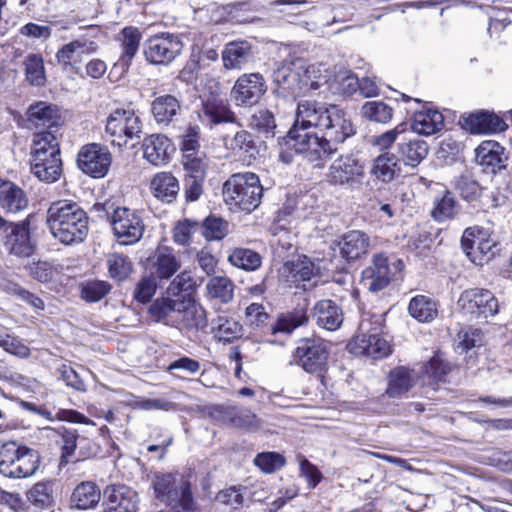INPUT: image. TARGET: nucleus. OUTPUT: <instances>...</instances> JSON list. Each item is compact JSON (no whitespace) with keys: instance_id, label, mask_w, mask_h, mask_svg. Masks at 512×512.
Masks as SVG:
<instances>
[{"instance_id":"obj_1","label":"nucleus","mask_w":512,"mask_h":512,"mask_svg":"<svg viewBox=\"0 0 512 512\" xmlns=\"http://www.w3.org/2000/svg\"><path fill=\"white\" fill-rule=\"evenodd\" d=\"M354 134L352 121L339 106L302 100L297 105L294 124L283 138L279 159L290 164L294 154H302L315 167H322Z\"/></svg>"},{"instance_id":"obj_2","label":"nucleus","mask_w":512,"mask_h":512,"mask_svg":"<svg viewBox=\"0 0 512 512\" xmlns=\"http://www.w3.org/2000/svg\"><path fill=\"white\" fill-rule=\"evenodd\" d=\"M47 226L52 236L64 245L82 243L89 232V218L82 207L70 200L52 202L47 210Z\"/></svg>"},{"instance_id":"obj_3","label":"nucleus","mask_w":512,"mask_h":512,"mask_svg":"<svg viewBox=\"0 0 512 512\" xmlns=\"http://www.w3.org/2000/svg\"><path fill=\"white\" fill-rule=\"evenodd\" d=\"M151 486L155 498L173 512H193L196 508L190 482L178 473L154 474Z\"/></svg>"},{"instance_id":"obj_4","label":"nucleus","mask_w":512,"mask_h":512,"mask_svg":"<svg viewBox=\"0 0 512 512\" xmlns=\"http://www.w3.org/2000/svg\"><path fill=\"white\" fill-rule=\"evenodd\" d=\"M262 194L260 179L251 172L233 174L223 186L226 203L246 212H251L260 205Z\"/></svg>"},{"instance_id":"obj_5","label":"nucleus","mask_w":512,"mask_h":512,"mask_svg":"<svg viewBox=\"0 0 512 512\" xmlns=\"http://www.w3.org/2000/svg\"><path fill=\"white\" fill-rule=\"evenodd\" d=\"M38 452L16 441L4 443L0 448V474L12 479L32 476L38 469Z\"/></svg>"},{"instance_id":"obj_6","label":"nucleus","mask_w":512,"mask_h":512,"mask_svg":"<svg viewBox=\"0 0 512 512\" xmlns=\"http://www.w3.org/2000/svg\"><path fill=\"white\" fill-rule=\"evenodd\" d=\"M142 122L133 110L116 109L107 118L105 132L114 146L134 147L142 133Z\"/></svg>"},{"instance_id":"obj_7","label":"nucleus","mask_w":512,"mask_h":512,"mask_svg":"<svg viewBox=\"0 0 512 512\" xmlns=\"http://www.w3.org/2000/svg\"><path fill=\"white\" fill-rule=\"evenodd\" d=\"M461 248L473 264L483 266L494 258L497 252V241L489 229L472 226L464 230Z\"/></svg>"},{"instance_id":"obj_8","label":"nucleus","mask_w":512,"mask_h":512,"mask_svg":"<svg viewBox=\"0 0 512 512\" xmlns=\"http://www.w3.org/2000/svg\"><path fill=\"white\" fill-rule=\"evenodd\" d=\"M329 354L328 342L312 337L298 341L293 357L295 363L304 371L321 376L327 370Z\"/></svg>"},{"instance_id":"obj_9","label":"nucleus","mask_w":512,"mask_h":512,"mask_svg":"<svg viewBox=\"0 0 512 512\" xmlns=\"http://www.w3.org/2000/svg\"><path fill=\"white\" fill-rule=\"evenodd\" d=\"M403 268L401 259L388 257L384 253L374 254L371 264L362 272V279L369 291L379 292L395 280Z\"/></svg>"},{"instance_id":"obj_10","label":"nucleus","mask_w":512,"mask_h":512,"mask_svg":"<svg viewBox=\"0 0 512 512\" xmlns=\"http://www.w3.org/2000/svg\"><path fill=\"white\" fill-rule=\"evenodd\" d=\"M114 236L120 245H133L140 241L145 231V224L137 210L117 207L110 216Z\"/></svg>"},{"instance_id":"obj_11","label":"nucleus","mask_w":512,"mask_h":512,"mask_svg":"<svg viewBox=\"0 0 512 512\" xmlns=\"http://www.w3.org/2000/svg\"><path fill=\"white\" fill-rule=\"evenodd\" d=\"M209 416L227 427L256 432L263 426V421L246 408L230 405H213L208 408Z\"/></svg>"},{"instance_id":"obj_12","label":"nucleus","mask_w":512,"mask_h":512,"mask_svg":"<svg viewBox=\"0 0 512 512\" xmlns=\"http://www.w3.org/2000/svg\"><path fill=\"white\" fill-rule=\"evenodd\" d=\"M183 43L179 35L160 33L144 42V55L148 62L155 65H167L182 52Z\"/></svg>"},{"instance_id":"obj_13","label":"nucleus","mask_w":512,"mask_h":512,"mask_svg":"<svg viewBox=\"0 0 512 512\" xmlns=\"http://www.w3.org/2000/svg\"><path fill=\"white\" fill-rule=\"evenodd\" d=\"M266 92L265 79L260 73H245L236 80L230 98L237 107L256 105Z\"/></svg>"},{"instance_id":"obj_14","label":"nucleus","mask_w":512,"mask_h":512,"mask_svg":"<svg viewBox=\"0 0 512 512\" xmlns=\"http://www.w3.org/2000/svg\"><path fill=\"white\" fill-rule=\"evenodd\" d=\"M460 308L476 317L488 318L495 316L499 311V302L488 289L471 288L464 290L458 300Z\"/></svg>"},{"instance_id":"obj_15","label":"nucleus","mask_w":512,"mask_h":512,"mask_svg":"<svg viewBox=\"0 0 512 512\" xmlns=\"http://www.w3.org/2000/svg\"><path fill=\"white\" fill-rule=\"evenodd\" d=\"M111 162L112 155L108 148L98 143L83 146L77 156L78 167L93 178L104 177L109 171Z\"/></svg>"},{"instance_id":"obj_16","label":"nucleus","mask_w":512,"mask_h":512,"mask_svg":"<svg viewBox=\"0 0 512 512\" xmlns=\"http://www.w3.org/2000/svg\"><path fill=\"white\" fill-rule=\"evenodd\" d=\"M364 176V166L355 156L347 154L335 159L329 166L327 181L334 186L353 187Z\"/></svg>"},{"instance_id":"obj_17","label":"nucleus","mask_w":512,"mask_h":512,"mask_svg":"<svg viewBox=\"0 0 512 512\" xmlns=\"http://www.w3.org/2000/svg\"><path fill=\"white\" fill-rule=\"evenodd\" d=\"M273 82L277 95L298 97L304 94L302 79V60L284 63L273 72Z\"/></svg>"},{"instance_id":"obj_18","label":"nucleus","mask_w":512,"mask_h":512,"mask_svg":"<svg viewBox=\"0 0 512 512\" xmlns=\"http://www.w3.org/2000/svg\"><path fill=\"white\" fill-rule=\"evenodd\" d=\"M5 250L16 257H29L35 251V242L31 239L29 223L10 222L2 235Z\"/></svg>"},{"instance_id":"obj_19","label":"nucleus","mask_w":512,"mask_h":512,"mask_svg":"<svg viewBox=\"0 0 512 512\" xmlns=\"http://www.w3.org/2000/svg\"><path fill=\"white\" fill-rule=\"evenodd\" d=\"M140 498L133 488L124 485H111L103 493L102 512H137Z\"/></svg>"},{"instance_id":"obj_20","label":"nucleus","mask_w":512,"mask_h":512,"mask_svg":"<svg viewBox=\"0 0 512 512\" xmlns=\"http://www.w3.org/2000/svg\"><path fill=\"white\" fill-rule=\"evenodd\" d=\"M98 45L85 37H80L63 45L56 53L57 63L63 70L78 73L85 56L96 53Z\"/></svg>"},{"instance_id":"obj_21","label":"nucleus","mask_w":512,"mask_h":512,"mask_svg":"<svg viewBox=\"0 0 512 512\" xmlns=\"http://www.w3.org/2000/svg\"><path fill=\"white\" fill-rule=\"evenodd\" d=\"M178 307L179 311L175 322L179 329L184 330L187 334L196 335L206 328L208 324L206 310L195 300L183 296Z\"/></svg>"},{"instance_id":"obj_22","label":"nucleus","mask_w":512,"mask_h":512,"mask_svg":"<svg viewBox=\"0 0 512 512\" xmlns=\"http://www.w3.org/2000/svg\"><path fill=\"white\" fill-rule=\"evenodd\" d=\"M347 350L355 356L381 359L390 354V345L379 334L360 333L347 344Z\"/></svg>"},{"instance_id":"obj_23","label":"nucleus","mask_w":512,"mask_h":512,"mask_svg":"<svg viewBox=\"0 0 512 512\" xmlns=\"http://www.w3.org/2000/svg\"><path fill=\"white\" fill-rule=\"evenodd\" d=\"M151 274L160 280L170 279L180 268L181 259L170 247H158L148 258Z\"/></svg>"},{"instance_id":"obj_24","label":"nucleus","mask_w":512,"mask_h":512,"mask_svg":"<svg viewBox=\"0 0 512 512\" xmlns=\"http://www.w3.org/2000/svg\"><path fill=\"white\" fill-rule=\"evenodd\" d=\"M311 316L318 327L327 331L338 330L344 321L342 308L330 299L317 301L311 309Z\"/></svg>"},{"instance_id":"obj_25","label":"nucleus","mask_w":512,"mask_h":512,"mask_svg":"<svg viewBox=\"0 0 512 512\" xmlns=\"http://www.w3.org/2000/svg\"><path fill=\"white\" fill-rule=\"evenodd\" d=\"M144 158L154 166L169 162L175 148L171 141L162 134H152L144 138L142 144Z\"/></svg>"},{"instance_id":"obj_26","label":"nucleus","mask_w":512,"mask_h":512,"mask_svg":"<svg viewBox=\"0 0 512 512\" xmlns=\"http://www.w3.org/2000/svg\"><path fill=\"white\" fill-rule=\"evenodd\" d=\"M337 245L342 258L348 262L355 261L368 253L370 238L363 231L351 230L341 236Z\"/></svg>"},{"instance_id":"obj_27","label":"nucleus","mask_w":512,"mask_h":512,"mask_svg":"<svg viewBox=\"0 0 512 512\" xmlns=\"http://www.w3.org/2000/svg\"><path fill=\"white\" fill-rule=\"evenodd\" d=\"M223 144L228 150L249 163L255 160L260 153L255 137L244 129L236 131L233 136L225 135Z\"/></svg>"},{"instance_id":"obj_28","label":"nucleus","mask_w":512,"mask_h":512,"mask_svg":"<svg viewBox=\"0 0 512 512\" xmlns=\"http://www.w3.org/2000/svg\"><path fill=\"white\" fill-rule=\"evenodd\" d=\"M462 127L472 134H490L502 131L504 121L494 113L481 111L463 116L460 119Z\"/></svg>"},{"instance_id":"obj_29","label":"nucleus","mask_w":512,"mask_h":512,"mask_svg":"<svg viewBox=\"0 0 512 512\" xmlns=\"http://www.w3.org/2000/svg\"><path fill=\"white\" fill-rule=\"evenodd\" d=\"M223 66L227 70H240L254 61L252 45L248 41H232L222 51Z\"/></svg>"},{"instance_id":"obj_30","label":"nucleus","mask_w":512,"mask_h":512,"mask_svg":"<svg viewBox=\"0 0 512 512\" xmlns=\"http://www.w3.org/2000/svg\"><path fill=\"white\" fill-rule=\"evenodd\" d=\"M199 116L203 123L210 126L221 123H235L239 128L242 127V125L237 122V118L229 105L220 99L212 98L205 101Z\"/></svg>"},{"instance_id":"obj_31","label":"nucleus","mask_w":512,"mask_h":512,"mask_svg":"<svg viewBox=\"0 0 512 512\" xmlns=\"http://www.w3.org/2000/svg\"><path fill=\"white\" fill-rule=\"evenodd\" d=\"M308 308L309 303L305 299L303 302L297 304L294 309L281 313L275 324L271 326L272 334H290L296 328L306 326L309 322Z\"/></svg>"},{"instance_id":"obj_32","label":"nucleus","mask_w":512,"mask_h":512,"mask_svg":"<svg viewBox=\"0 0 512 512\" xmlns=\"http://www.w3.org/2000/svg\"><path fill=\"white\" fill-rule=\"evenodd\" d=\"M28 206V198L22 188L12 181L0 178V207L7 212L17 213Z\"/></svg>"},{"instance_id":"obj_33","label":"nucleus","mask_w":512,"mask_h":512,"mask_svg":"<svg viewBox=\"0 0 512 512\" xmlns=\"http://www.w3.org/2000/svg\"><path fill=\"white\" fill-rule=\"evenodd\" d=\"M150 189L154 197L164 203H172L180 190L177 178L170 172H159L153 176Z\"/></svg>"},{"instance_id":"obj_34","label":"nucleus","mask_w":512,"mask_h":512,"mask_svg":"<svg viewBox=\"0 0 512 512\" xmlns=\"http://www.w3.org/2000/svg\"><path fill=\"white\" fill-rule=\"evenodd\" d=\"M31 171L41 181L47 183L57 181L62 173L60 155L33 156Z\"/></svg>"},{"instance_id":"obj_35","label":"nucleus","mask_w":512,"mask_h":512,"mask_svg":"<svg viewBox=\"0 0 512 512\" xmlns=\"http://www.w3.org/2000/svg\"><path fill=\"white\" fill-rule=\"evenodd\" d=\"M444 126V117L441 112L431 108H424L414 113L412 129L420 135L430 136L439 132Z\"/></svg>"},{"instance_id":"obj_36","label":"nucleus","mask_w":512,"mask_h":512,"mask_svg":"<svg viewBox=\"0 0 512 512\" xmlns=\"http://www.w3.org/2000/svg\"><path fill=\"white\" fill-rule=\"evenodd\" d=\"M28 120L36 127H56L61 122L59 109L47 102H37L31 105L27 111Z\"/></svg>"},{"instance_id":"obj_37","label":"nucleus","mask_w":512,"mask_h":512,"mask_svg":"<svg viewBox=\"0 0 512 512\" xmlns=\"http://www.w3.org/2000/svg\"><path fill=\"white\" fill-rule=\"evenodd\" d=\"M428 144L419 139L403 140L398 144L397 160L407 166L416 167L428 155Z\"/></svg>"},{"instance_id":"obj_38","label":"nucleus","mask_w":512,"mask_h":512,"mask_svg":"<svg viewBox=\"0 0 512 512\" xmlns=\"http://www.w3.org/2000/svg\"><path fill=\"white\" fill-rule=\"evenodd\" d=\"M180 111V101L170 94L156 97L151 104V113L158 124L168 125Z\"/></svg>"},{"instance_id":"obj_39","label":"nucleus","mask_w":512,"mask_h":512,"mask_svg":"<svg viewBox=\"0 0 512 512\" xmlns=\"http://www.w3.org/2000/svg\"><path fill=\"white\" fill-rule=\"evenodd\" d=\"M333 72L325 64L316 63L305 65L302 61V79L304 93L320 89L323 85L331 83Z\"/></svg>"},{"instance_id":"obj_40","label":"nucleus","mask_w":512,"mask_h":512,"mask_svg":"<svg viewBox=\"0 0 512 512\" xmlns=\"http://www.w3.org/2000/svg\"><path fill=\"white\" fill-rule=\"evenodd\" d=\"M234 282L227 276H213L205 286L206 295L209 299L220 304H229L234 299Z\"/></svg>"},{"instance_id":"obj_41","label":"nucleus","mask_w":512,"mask_h":512,"mask_svg":"<svg viewBox=\"0 0 512 512\" xmlns=\"http://www.w3.org/2000/svg\"><path fill=\"white\" fill-rule=\"evenodd\" d=\"M400 171L396 156L390 152H383L372 163L371 176L383 183H390Z\"/></svg>"},{"instance_id":"obj_42","label":"nucleus","mask_w":512,"mask_h":512,"mask_svg":"<svg viewBox=\"0 0 512 512\" xmlns=\"http://www.w3.org/2000/svg\"><path fill=\"white\" fill-rule=\"evenodd\" d=\"M101 499V492L93 482H82L76 486L71 496V505L80 510L94 508Z\"/></svg>"},{"instance_id":"obj_43","label":"nucleus","mask_w":512,"mask_h":512,"mask_svg":"<svg viewBox=\"0 0 512 512\" xmlns=\"http://www.w3.org/2000/svg\"><path fill=\"white\" fill-rule=\"evenodd\" d=\"M500 145L493 141L483 142L476 149V159L487 172L496 173L504 167Z\"/></svg>"},{"instance_id":"obj_44","label":"nucleus","mask_w":512,"mask_h":512,"mask_svg":"<svg viewBox=\"0 0 512 512\" xmlns=\"http://www.w3.org/2000/svg\"><path fill=\"white\" fill-rule=\"evenodd\" d=\"M141 38L142 34L136 27L128 26L121 30L119 39L121 41L122 53L119 64L122 68H127L130 65L139 49Z\"/></svg>"},{"instance_id":"obj_45","label":"nucleus","mask_w":512,"mask_h":512,"mask_svg":"<svg viewBox=\"0 0 512 512\" xmlns=\"http://www.w3.org/2000/svg\"><path fill=\"white\" fill-rule=\"evenodd\" d=\"M415 384V377L410 370L397 367L389 374L387 394L390 397H398L407 393Z\"/></svg>"},{"instance_id":"obj_46","label":"nucleus","mask_w":512,"mask_h":512,"mask_svg":"<svg viewBox=\"0 0 512 512\" xmlns=\"http://www.w3.org/2000/svg\"><path fill=\"white\" fill-rule=\"evenodd\" d=\"M408 311L419 322H430L436 318L438 313L436 302L424 295L413 297L409 303Z\"/></svg>"},{"instance_id":"obj_47","label":"nucleus","mask_w":512,"mask_h":512,"mask_svg":"<svg viewBox=\"0 0 512 512\" xmlns=\"http://www.w3.org/2000/svg\"><path fill=\"white\" fill-rule=\"evenodd\" d=\"M181 300L182 298H158L151 304L149 312L157 322H165L168 324L169 321H175L177 312L179 311L178 304L181 303Z\"/></svg>"},{"instance_id":"obj_48","label":"nucleus","mask_w":512,"mask_h":512,"mask_svg":"<svg viewBox=\"0 0 512 512\" xmlns=\"http://www.w3.org/2000/svg\"><path fill=\"white\" fill-rule=\"evenodd\" d=\"M249 127L266 139L273 138L277 128L274 114L268 109L256 110L250 117Z\"/></svg>"},{"instance_id":"obj_49","label":"nucleus","mask_w":512,"mask_h":512,"mask_svg":"<svg viewBox=\"0 0 512 512\" xmlns=\"http://www.w3.org/2000/svg\"><path fill=\"white\" fill-rule=\"evenodd\" d=\"M228 262L245 271H255L262 264V257L259 253L248 248H234L228 256Z\"/></svg>"},{"instance_id":"obj_50","label":"nucleus","mask_w":512,"mask_h":512,"mask_svg":"<svg viewBox=\"0 0 512 512\" xmlns=\"http://www.w3.org/2000/svg\"><path fill=\"white\" fill-rule=\"evenodd\" d=\"M359 79L351 71L340 70L332 74L329 89L334 94L351 95L358 90Z\"/></svg>"},{"instance_id":"obj_51","label":"nucleus","mask_w":512,"mask_h":512,"mask_svg":"<svg viewBox=\"0 0 512 512\" xmlns=\"http://www.w3.org/2000/svg\"><path fill=\"white\" fill-rule=\"evenodd\" d=\"M60 155L59 143L52 131H41L34 134L32 156Z\"/></svg>"},{"instance_id":"obj_52","label":"nucleus","mask_w":512,"mask_h":512,"mask_svg":"<svg viewBox=\"0 0 512 512\" xmlns=\"http://www.w3.org/2000/svg\"><path fill=\"white\" fill-rule=\"evenodd\" d=\"M109 276L116 281L127 279L133 272V263L130 258L120 253H112L106 261Z\"/></svg>"},{"instance_id":"obj_53","label":"nucleus","mask_w":512,"mask_h":512,"mask_svg":"<svg viewBox=\"0 0 512 512\" xmlns=\"http://www.w3.org/2000/svg\"><path fill=\"white\" fill-rule=\"evenodd\" d=\"M28 501L36 508L44 509L53 504V483L41 481L34 484L27 493Z\"/></svg>"},{"instance_id":"obj_54","label":"nucleus","mask_w":512,"mask_h":512,"mask_svg":"<svg viewBox=\"0 0 512 512\" xmlns=\"http://www.w3.org/2000/svg\"><path fill=\"white\" fill-rule=\"evenodd\" d=\"M242 334L243 326L239 321L233 318H228L226 316H218L216 337L220 341L229 343L235 339L240 338Z\"/></svg>"},{"instance_id":"obj_55","label":"nucleus","mask_w":512,"mask_h":512,"mask_svg":"<svg viewBox=\"0 0 512 512\" xmlns=\"http://www.w3.org/2000/svg\"><path fill=\"white\" fill-rule=\"evenodd\" d=\"M361 111L365 118L381 124L389 123L393 117V109L382 101L366 102Z\"/></svg>"},{"instance_id":"obj_56","label":"nucleus","mask_w":512,"mask_h":512,"mask_svg":"<svg viewBox=\"0 0 512 512\" xmlns=\"http://www.w3.org/2000/svg\"><path fill=\"white\" fill-rule=\"evenodd\" d=\"M201 231L208 241L222 240L229 232V224L220 217L209 216L203 221Z\"/></svg>"},{"instance_id":"obj_57","label":"nucleus","mask_w":512,"mask_h":512,"mask_svg":"<svg viewBox=\"0 0 512 512\" xmlns=\"http://www.w3.org/2000/svg\"><path fill=\"white\" fill-rule=\"evenodd\" d=\"M24 65L27 81L35 86L44 85L46 77L43 58L37 54H30L27 56Z\"/></svg>"},{"instance_id":"obj_58","label":"nucleus","mask_w":512,"mask_h":512,"mask_svg":"<svg viewBox=\"0 0 512 512\" xmlns=\"http://www.w3.org/2000/svg\"><path fill=\"white\" fill-rule=\"evenodd\" d=\"M253 462L262 472L269 474L280 470L285 465L286 460L278 452H262L256 455Z\"/></svg>"},{"instance_id":"obj_59","label":"nucleus","mask_w":512,"mask_h":512,"mask_svg":"<svg viewBox=\"0 0 512 512\" xmlns=\"http://www.w3.org/2000/svg\"><path fill=\"white\" fill-rule=\"evenodd\" d=\"M457 212V205L454 197L450 192H445L440 200H437L431 215L438 222L452 219Z\"/></svg>"},{"instance_id":"obj_60","label":"nucleus","mask_w":512,"mask_h":512,"mask_svg":"<svg viewBox=\"0 0 512 512\" xmlns=\"http://www.w3.org/2000/svg\"><path fill=\"white\" fill-rule=\"evenodd\" d=\"M58 434L60 436V444L62 449V459L68 462V458L71 457L78 445H82L87 441L84 437L79 435L74 430H68L65 428L59 429Z\"/></svg>"},{"instance_id":"obj_61","label":"nucleus","mask_w":512,"mask_h":512,"mask_svg":"<svg viewBox=\"0 0 512 512\" xmlns=\"http://www.w3.org/2000/svg\"><path fill=\"white\" fill-rule=\"evenodd\" d=\"M291 273L297 281H309L312 277L320 275L319 263L304 257L301 260L291 263Z\"/></svg>"},{"instance_id":"obj_62","label":"nucleus","mask_w":512,"mask_h":512,"mask_svg":"<svg viewBox=\"0 0 512 512\" xmlns=\"http://www.w3.org/2000/svg\"><path fill=\"white\" fill-rule=\"evenodd\" d=\"M111 290V285L106 281L93 280L83 284L81 297L88 302H98Z\"/></svg>"},{"instance_id":"obj_63","label":"nucleus","mask_w":512,"mask_h":512,"mask_svg":"<svg viewBox=\"0 0 512 512\" xmlns=\"http://www.w3.org/2000/svg\"><path fill=\"white\" fill-rule=\"evenodd\" d=\"M455 189L466 201H475L481 195V187L468 175H462L455 180Z\"/></svg>"},{"instance_id":"obj_64","label":"nucleus","mask_w":512,"mask_h":512,"mask_svg":"<svg viewBox=\"0 0 512 512\" xmlns=\"http://www.w3.org/2000/svg\"><path fill=\"white\" fill-rule=\"evenodd\" d=\"M407 129L406 123H400L395 128L388 130L380 135L372 137L371 143L380 151H386L392 144L396 142L399 135L403 134Z\"/></svg>"}]
</instances>
